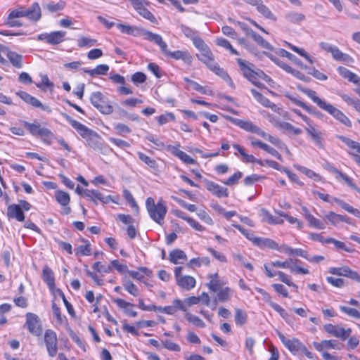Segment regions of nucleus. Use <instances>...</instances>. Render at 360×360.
Here are the masks:
<instances>
[{
  "label": "nucleus",
  "instance_id": "9b49d317",
  "mask_svg": "<svg viewBox=\"0 0 360 360\" xmlns=\"http://www.w3.org/2000/svg\"><path fill=\"white\" fill-rule=\"evenodd\" d=\"M26 322L25 326L27 328L28 331L35 335L39 336L42 334L43 328L40 323L39 317L31 312H27L25 314Z\"/></svg>",
  "mask_w": 360,
  "mask_h": 360
},
{
  "label": "nucleus",
  "instance_id": "6e6d98bb",
  "mask_svg": "<svg viewBox=\"0 0 360 360\" xmlns=\"http://www.w3.org/2000/svg\"><path fill=\"white\" fill-rule=\"evenodd\" d=\"M186 319L188 322L193 324L194 326L199 328H205V323L203 322L202 319H200L197 316L193 315L191 313L186 314Z\"/></svg>",
  "mask_w": 360,
  "mask_h": 360
},
{
  "label": "nucleus",
  "instance_id": "cd10ccee",
  "mask_svg": "<svg viewBox=\"0 0 360 360\" xmlns=\"http://www.w3.org/2000/svg\"><path fill=\"white\" fill-rule=\"evenodd\" d=\"M249 37H250L261 48L270 51L274 50L272 46L255 31L249 30Z\"/></svg>",
  "mask_w": 360,
  "mask_h": 360
},
{
  "label": "nucleus",
  "instance_id": "f03ea898",
  "mask_svg": "<svg viewBox=\"0 0 360 360\" xmlns=\"http://www.w3.org/2000/svg\"><path fill=\"white\" fill-rule=\"evenodd\" d=\"M300 89L312 100L321 110L327 112L332 115L335 120L347 127H351L352 122L339 109L321 99L316 95V92L314 90L307 88H300Z\"/></svg>",
  "mask_w": 360,
  "mask_h": 360
},
{
  "label": "nucleus",
  "instance_id": "5fc2aeb1",
  "mask_svg": "<svg viewBox=\"0 0 360 360\" xmlns=\"http://www.w3.org/2000/svg\"><path fill=\"white\" fill-rule=\"evenodd\" d=\"M287 20L292 23H298L305 19L304 14L297 12H290L286 15Z\"/></svg>",
  "mask_w": 360,
  "mask_h": 360
},
{
  "label": "nucleus",
  "instance_id": "6e6552de",
  "mask_svg": "<svg viewBox=\"0 0 360 360\" xmlns=\"http://www.w3.org/2000/svg\"><path fill=\"white\" fill-rule=\"evenodd\" d=\"M90 101L103 115H110L113 112V107L109 99L101 91L93 92L90 96Z\"/></svg>",
  "mask_w": 360,
  "mask_h": 360
},
{
  "label": "nucleus",
  "instance_id": "4d7b16f0",
  "mask_svg": "<svg viewBox=\"0 0 360 360\" xmlns=\"http://www.w3.org/2000/svg\"><path fill=\"white\" fill-rule=\"evenodd\" d=\"M264 139L281 149H286L289 153L286 145L279 138L266 134V137Z\"/></svg>",
  "mask_w": 360,
  "mask_h": 360
},
{
  "label": "nucleus",
  "instance_id": "69168bd1",
  "mask_svg": "<svg viewBox=\"0 0 360 360\" xmlns=\"http://www.w3.org/2000/svg\"><path fill=\"white\" fill-rule=\"evenodd\" d=\"M162 346L172 352H179L181 350V347L179 345L172 342L169 340H162Z\"/></svg>",
  "mask_w": 360,
  "mask_h": 360
},
{
  "label": "nucleus",
  "instance_id": "2eb2a0df",
  "mask_svg": "<svg viewBox=\"0 0 360 360\" xmlns=\"http://www.w3.org/2000/svg\"><path fill=\"white\" fill-rule=\"evenodd\" d=\"M141 34H143L144 39L153 41L158 45L163 53L167 51V44L163 41L160 34L144 29L141 30Z\"/></svg>",
  "mask_w": 360,
  "mask_h": 360
},
{
  "label": "nucleus",
  "instance_id": "58836bf2",
  "mask_svg": "<svg viewBox=\"0 0 360 360\" xmlns=\"http://www.w3.org/2000/svg\"><path fill=\"white\" fill-rule=\"evenodd\" d=\"M11 64L16 68L22 67V56L16 52L8 51L6 54Z\"/></svg>",
  "mask_w": 360,
  "mask_h": 360
},
{
  "label": "nucleus",
  "instance_id": "603ef678",
  "mask_svg": "<svg viewBox=\"0 0 360 360\" xmlns=\"http://www.w3.org/2000/svg\"><path fill=\"white\" fill-rule=\"evenodd\" d=\"M27 103L31 105L34 108H40L41 110H42L44 111H46L48 112H51V110L49 106L42 104L40 101H39L37 98L32 96V95L30 97Z\"/></svg>",
  "mask_w": 360,
  "mask_h": 360
},
{
  "label": "nucleus",
  "instance_id": "c756f323",
  "mask_svg": "<svg viewBox=\"0 0 360 360\" xmlns=\"http://www.w3.org/2000/svg\"><path fill=\"white\" fill-rule=\"evenodd\" d=\"M305 131L311 137V140L319 146H322L321 133L317 131L310 123L305 127Z\"/></svg>",
  "mask_w": 360,
  "mask_h": 360
},
{
  "label": "nucleus",
  "instance_id": "052dcab7",
  "mask_svg": "<svg viewBox=\"0 0 360 360\" xmlns=\"http://www.w3.org/2000/svg\"><path fill=\"white\" fill-rule=\"evenodd\" d=\"M339 139L342 141L348 147L352 149H355L357 153H360V143L352 141L345 136H340Z\"/></svg>",
  "mask_w": 360,
  "mask_h": 360
},
{
  "label": "nucleus",
  "instance_id": "6ab92c4d",
  "mask_svg": "<svg viewBox=\"0 0 360 360\" xmlns=\"http://www.w3.org/2000/svg\"><path fill=\"white\" fill-rule=\"evenodd\" d=\"M302 214L307 221L308 224L310 227L315 228L317 229H325L324 223L322 222L319 219L314 217L305 206L302 207Z\"/></svg>",
  "mask_w": 360,
  "mask_h": 360
},
{
  "label": "nucleus",
  "instance_id": "c03bdc74",
  "mask_svg": "<svg viewBox=\"0 0 360 360\" xmlns=\"http://www.w3.org/2000/svg\"><path fill=\"white\" fill-rule=\"evenodd\" d=\"M294 167L296 169L304 174L309 178L314 179V181H320L321 179V177L319 174H316L315 172L310 169L298 165H295Z\"/></svg>",
  "mask_w": 360,
  "mask_h": 360
},
{
  "label": "nucleus",
  "instance_id": "79ce46f5",
  "mask_svg": "<svg viewBox=\"0 0 360 360\" xmlns=\"http://www.w3.org/2000/svg\"><path fill=\"white\" fill-rule=\"evenodd\" d=\"M232 295L231 290L229 287H224L217 292L215 301L224 302L229 301Z\"/></svg>",
  "mask_w": 360,
  "mask_h": 360
},
{
  "label": "nucleus",
  "instance_id": "4be33fe9",
  "mask_svg": "<svg viewBox=\"0 0 360 360\" xmlns=\"http://www.w3.org/2000/svg\"><path fill=\"white\" fill-rule=\"evenodd\" d=\"M310 238L313 240L320 242L321 245H322L333 243L335 246V248H345L344 243H342L341 241H338V240H337L333 238H330V237L325 238L320 233H311Z\"/></svg>",
  "mask_w": 360,
  "mask_h": 360
},
{
  "label": "nucleus",
  "instance_id": "c85d7f7f",
  "mask_svg": "<svg viewBox=\"0 0 360 360\" xmlns=\"http://www.w3.org/2000/svg\"><path fill=\"white\" fill-rule=\"evenodd\" d=\"M249 240H251L252 245L255 246H261L264 248H278V244L276 243L274 240L265 238H258L253 237L251 238L249 236Z\"/></svg>",
  "mask_w": 360,
  "mask_h": 360
},
{
  "label": "nucleus",
  "instance_id": "680f3d73",
  "mask_svg": "<svg viewBox=\"0 0 360 360\" xmlns=\"http://www.w3.org/2000/svg\"><path fill=\"white\" fill-rule=\"evenodd\" d=\"M65 7V2L59 1L56 4L51 2L47 4L44 8H46L50 13H54L58 11H61Z\"/></svg>",
  "mask_w": 360,
  "mask_h": 360
},
{
  "label": "nucleus",
  "instance_id": "a211bd4d",
  "mask_svg": "<svg viewBox=\"0 0 360 360\" xmlns=\"http://www.w3.org/2000/svg\"><path fill=\"white\" fill-rule=\"evenodd\" d=\"M207 189L218 198H226L229 195L228 189L213 181H206Z\"/></svg>",
  "mask_w": 360,
  "mask_h": 360
},
{
  "label": "nucleus",
  "instance_id": "8fccbe9b",
  "mask_svg": "<svg viewBox=\"0 0 360 360\" xmlns=\"http://www.w3.org/2000/svg\"><path fill=\"white\" fill-rule=\"evenodd\" d=\"M56 198L58 203L63 206H67L70 203V195L68 193L63 191L56 192Z\"/></svg>",
  "mask_w": 360,
  "mask_h": 360
},
{
  "label": "nucleus",
  "instance_id": "ddd939ff",
  "mask_svg": "<svg viewBox=\"0 0 360 360\" xmlns=\"http://www.w3.org/2000/svg\"><path fill=\"white\" fill-rule=\"evenodd\" d=\"M325 330L331 335L338 338L342 340H347L352 333V329H345L338 325L327 323L323 326Z\"/></svg>",
  "mask_w": 360,
  "mask_h": 360
},
{
  "label": "nucleus",
  "instance_id": "e433bc0d",
  "mask_svg": "<svg viewBox=\"0 0 360 360\" xmlns=\"http://www.w3.org/2000/svg\"><path fill=\"white\" fill-rule=\"evenodd\" d=\"M170 261L174 264H183L186 260V255L179 249L172 250L170 254Z\"/></svg>",
  "mask_w": 360,
  "mask_h": 360
},
{
  "label": "nucleus",
  "instance_id": "72a5a7b5",
  "mask_svg": "<svg viewBox=\"0 0 360 360\" xmlns=\"http://www.w3.org/2000/svg\"><path fill=\"white\" fill-rule=\"evenodd\" d=\"M66 32L65 31H55L49 34L48 44L51 45L58 44L64 41Z\"/></svg>",
  "mask_w": 360,
  "mask_h": 360
},
{
  "label": "nucleus",
  "instance_id": "e2e57ef3",
  "mask_svg": "<svg viewBox=\"0 0 360 360\" xmlns=\"http://www.w3.org/2000/svg\"><path fill=\"white\" fill-rule=\"evenodd\" d=\"M277 276H278L280 281L285 283V284H287L289 286L293 287L295 289V291L297 290V289H298L297 285L292 282L291 277L290 276L285 274V273H283L282 271H278Z\"/></svg>",
  "mask_w": 360,
  "mask_h": 360
},
{
  "label": "nucleus",
  "instance_id": "864d4df0",
  "mask_svg": "<svg viewBox=\"0 0 360 360\" xmlns=\"http://www.w3.org/2000/svg\"><path fill=\"white\" fill-rule=\"evenodd\" d=\"M139 158L146 163L148 167L153 169H157L158 168V164L155 160L150 158L149 156L146 155L142 152H138L137 153Z\"/></svg>",
  "mask_w": 360,
  "mask_h": 360
},
{
  "label": "nucleus",
  "instance_id": "423d86ee",
  "mask_svg": "<svg viewBox=\"0 0 360 360\" xmlns=\"http://www.w3.org/2000/svg\"><path fill=\"white\" fill-rule=\"evenodd\" d=\"M146 207L150 217L158 224H162L167 212L165 201L160 198L155 203L153 198L148 197L146 200Z\"/></svg>",
  "mask_w": 360,
  "mask_h": 360
},
{
  "label": "nucleus",
  "instance_id": "f257e3e1",
  "mask_svg": "<svg viewBox=\"0 0 360 360\" xmlns=\"http://www.w3.org/2000/svg\"><path fill=\"white\" fill-rule=\"evenodd\" d=\"M27 17L29 20L37 22L41 17V11L38 3L35 2L30 8L20 6L10 11L6 21V25L10 27H19L22 23L17 18Z\"/></svg>",
  "mask_w": 360,
  "mask_h": 360
},
{
  "label": "nucleus",
  "instance_id": "5701e85b",
  "mask_svg": "<svg viewBox=\"0 0 360 360\" xmlns=\"http://www.w3.org/2000/svg\"><path fill=\"white\" fill-rule=\"evenodd\" d=\"M86 197L92 200L95 205H98V200L103 204H107L111 200L110 195L104 196L103 194L97 190H89V191H86Z\"/></svg>",
  "mask_w": 360,
  "mask_h": 360
},
{
  "label": "nucleus",
  "instance_id": "0e129e2a",
  "mask_svg": "<svg viewBox=\"0 0 360 360\" xmlns=\"http://www.w3.org/2000/svg\"><path fill=\"white\" fill-rule=\"evenodd\" d=\"M157 120L160 125H163L169 121L175 120V115L172 112H166L157 117Z\"/></svg>",
  "mask_w": 360,
  "mask_h": 360
},
{
  "label": "nucleus",
  "instance_id": "393cba45",
  "mask_svg": "<svg viewBox=\"0 0 360 360\" xmlns=\"http://www.w3.org/2000/svg\"><path fill=\"white\" fill-rule=\"evenodd\" d=\"M266 77H267V76L262 70L259 69L254 70L249 66V81L252 84L259 86L260 85H262L260 81L266 80Z\"/></svg>",
  "mask_w": 360,
  "mask_h": 360
},
{
  "label": "nucleus",
  "instance_id": "a878e982",
  "mask_svg": "<svg viewBox=\"0 0 360 360\" xmlns=\"http://www.w3.org/2000/svg\"><path fill=\"white\" fill-rule=\"evenodd\" d=\"M113 302H115L119 308L123 309L124 312L127 315L131 317H136L137 316L136 311L129 308L134 307L132 303L128 302L126 300L120 298L114 299Z\"/></svg>",
  "mask_w": 360,
  "mask_h": 360
},
{
  "label": "nucleus",
  "instance_id": "7ed1b4c3",
  "mask_svg": "<svg viewBox=\"0 0 360 360\" xmlns=\"http://www.w3.org/2000/svg\"><path fill=\"white\" fill-rule=\"evenodd\" d=\"M300 89L312 100L321 110L327 112L332 115L335 120L347 127H351L352 122L339 109L321 99L316 95V92L314 90L307 88H300Z\"/></svg>",
  "mask_w": 360,
  "mask_h": 360
},
{
  "label": "nucleus",
  "instance_id": "aec40b11",
  "mask_svg": "<svg viewBox=\"0 0 360 360\" xmlns=\"http://www.w3.org/2000/svg\"><path fill=\"white\" fill-rule=\"evenodd\" d=\"M165 56H169L176 60H182L185 63L190 65L192 63L193 57L187 51H167L164 53Z\"/></svg>",
  "mask_w": 360,
  "mask_h": 360
},
{
  "label": "nucleus",
  "instance_id": "4c0bfd02",
  "mask_svg": "<svg viewBox=\"0 0 360 360\" xmlns=\"http://www.w3.org/2000/svg\"><path fill=\"white\" fill-rule=\"evenodd\" d=\"M116 26L121 32L132 36H138L141 33V30H142L141 28L121 23H117Z\"/></svg>",
  "mask_w": 360,
  "mask_h": 360
},
{
  "label": "nucleus",
  "instance_id": "de8ad7c7",
  "mask_svg": "<svg viewBox=\"0 0 360 360\" xmlns=\"http://www.w3.org/2000/svg\"><path fill=\"white\" fill-rule=\"evenodd\" d=\"M97 44V40L87 37L80 36L77 39V46L80 48L91 47Z\"/></svg>",
  "mask_w": 360,
  "mask_h": 360
},
{
  "label": "nucleus",
  "instance_id": "49530a36",
  "mask_svg": "<svg viewBox=\"0 0 360 360\" xmlns=\"http://www.w3.org/2000/svg\"><path fill=\"white\" fill-rule=\"evenodd\" d=\"M122 285L124 288L131 295L136 297L139 295V288L130 280H123Z\"/></svg>",
  "mask_w": 360,
  "mask_h": 360
},
{
  "label": "nucleus",
  "instance_id": "a18cd8bd",
  "mask_svg": "<svg viewBox=\"0 0 360 360\" xmlns=\"http://www.w3.org/2000/svg\"><path fill=\"white\" fill-rule=\"evenodd\" d=\"M324 219L328 220L332 225L336 226L345 219L344 218V215L338 214L333 212H329L324 216Z\"/></svg>",
  "mask_w": 360,
  "mask_h": 360
},
{
  "label": "nucleus",
  "instance_id": "39448f33",
  "mask_svg": "<svg viewBox=\"0 0 360 360\" xmlns=\"http://www.w3.org/2000/svg\"><path fill=\"white\" fill-rule=\"evenodd\" d=\"M197 57L200 61L205 63L210 70L221 77L224 81L229 82L230 85L233 86L231 77L224 69L221 68L215 62L214 56L209 48L201 51L200 54H197Z\"/></svg>",
  "mask_w": 360,
  "mask_h": 360
},
{
  "label": "nucleus",
  "instance_id": "13d9d810",
  "mask_svg": "<svg viewBox=\"0 0 360 360\" xmlns=\"http://www.w3.org/2000/svg\"><path fill=\"white\" fill-rule=\"evenodd\" d=\"M215 42H216L217 45L224 47L226 49L230 50L231 53L238 54V52L236 51V50H235L232 47L231 44L229 43V41L227 39H224L222 37H219V38L216 39Z\"/></svg>",
  "mask_w": 360,
  "mask_h": 360
},
{
  "label": "nucleus",
  "instance_id": "dca6fc26",
  "mask_svg": "<svg viewBox=\"0 0 360 360\" xmlns=\"http://www.w3.org/2000/svg\"><path fill=\"white\" fill-rule=\"evenodd\" d=\"M134 8L138 12V13L143 18L148 20L151 22H155L156 18L154 15L146 8L142 2V0H128Z\"/></svg>",
  "mask_w": 360,
  "mask_h": 360
},
{
  "label": "nucleus",
  "instance_id": "7c9ffc66",
  "mask_svg": "<svg viewBox=\"0 0 360 360\" xmlns=\"http://www.w3.org/2000/svg\"><path fill=\"white\" fill-rule=\"evenodd\" d=\"M333 58L335 60L342 61L347 65L354 62V59L347 53H342L338 47L335 46L331 52Z\"/></svg>",
  "mask_w": 360,
  "mask_h": 360
},
{
  "label": "nucleus",
  "instance_id": "20e7f679",
  "mask_svg": "<svg viewBox=\"0 0 360 360\" xmlns=\"http://www.w3.org/2000/svg\"><path fill=\"white\" fill-rule=\"evenodd\" d=\"M62 115L66 120V121L77 131V132L84 139H85L86 144L89 146L93 148H96L98 146L101 136L96 131L89 129L81 122L72 119L69 115L66 113H62Z\"/></svg>",
  "mask_w": 360,
  "mask_h": 360
},
{
  "label": "nucleus",
  "instance_id": "412c9836",
  "mask_svg": "<svg viewBox=\"0 0 360 360\" xmlns=\"http://www.w3.org/2000/svg\"><path fill=\"white\" fill-rule=\"evenodd\" d=\"M249 4L255 6L256 9L265 18L276 20L275 15L270 11V10L263 4L262 0H249Z\"/></svg>",
  "mask_w": 360,
  "mask_h": 360
},
{
  "label": "nucleus",
  "instance_id": "bb28decb",
  "mask_svg": "<svg viewBox=\"0 0 360 360\" xmlns=\"http://www.w3.org/2000/svg\"><path fill=\"white\" fill-rule=\"evenodd\" d=\"M330 172L336 174V179H342L349 187H351L352 189L355 190L360 194V188H358L352 181V179L345 174L342 173L339 169H336L335 167H331L329 169Z\"/></svg>",
  "mask_w": 360,
  "mask_h": 360
},
{
  "label": "nucleus",
  "instance_id": "37998d69",
  "mask_svg": "<svg viewBox=\"0 0 360 360\" xmlns=\"http://www.w3.org/2000/svg\"><path fill=\"white\" fill-rule=\"evenodd\" d=\"M173 153L186 164L194 165L196 163L193 158L183 150H179L177 147H174Z\"/></svg>",
  "mask_w": 360,
  "mask_h": 360
},
{
  "label": "nucleus",
  "instance_id": "473e14b6",
  "mask_svg": "<svg viewBox=\"0 0 360 360\" xmlns=\"http://www.w3.org/2000/svg\"><path fill=\"white\" fill-rule=\"evenodd\" d=\"M338 71L344 78H347L350 82L360 85V77L344 67H339Z\"/></svg>",
  "mask_w": 360,
  "mask_h": 360
},
{
  "label": "nucleus",
  "instance_id": "4468645a",
  "mask_svg": "<svg viewBox=\"0 0 360 360\" xmlns=\"http://www.w3.org/2000/svg\"><path fill=\"white\" fill-rule=\"evenodd\" d=\"M328 272L334 275L346 276L360 283V275H359L357 272L352 271L347 266L341 267H331L329 269Z\"/></svg>",
  "mask_w": 360,
  "mask_h": 360
},
{
  "label": "nucleus",
  "instance_id": "ea45409f",
  "mask_svg": "<svg viewBox=\"0 0 360 360\" xmlns=\"http://www.w3.org/2000/svg\"><path fill=\"white\" fill-rule=\"evenodd\" d=\"M278 124V128L281 130L287 131L293 135H300L302 133V130L300 128L294 127L291 123L287 122H280Z\"/></svg>",
  "mask_w": 360,
  "mask_h": 360
},
{
  "label": "nucleus",
  "instance_id": "09e8293b",
  "mask_svg": "<svg viewBox=\"0 0 360 360\" xmlns=\"http://www.w3.org/2000/svg\"><path fill=\"white\" fill-rule=\"evenodd\" d=\"M302 345L303 343L298 339L292 338L289 340L285 347H287L292 354H296L300 351Z\"/></svg>",
  "mask_w": 360,
  "mask_h": 360
},
{
  "label": "nucleus",
  "instance_id": "338daca9",
  "mask_svg": "<svg viewBox=\"0 0 360 360\" xmlns=\"http://www.w3.org/2000/svg\"><path fill=\"white\" fill-rule=\"evenodd\" d=\"M207 287L209 289L214 292H218L221 288H223V283L217 278H212L210 281V282L207 283Z\"/></svg>",
  "mask_w": 360,
  "mask_h": 360
},
{
  "label": "nucleus",
  "instance_id": "f704fd0d",
  "mask_svg": "<svg viewBox=\"0 0 360 360\" xmlns=\"http://www.w3.org/2000/svg\"><path fill=\"white\" fill-rule=\"evenodd\" d=\"M109 66L106 64H101L97 65L94 69H84L83 71L85 73H87L90 75L92 77H95L97 75H106L108 70H109Z\"/></svg>",
  "mask_w": 360,
  "mask_h": 360
},
{
  "label": "nucleus",
  "instance_id": "b1692460",
  "mask_svg": "<svg viewBox=\"0 0 360 360\" xmlns=\"http://www.w3.org/2000/svg\"><path fill=\"white\" fill-rule=\"evenodd\" d=\"M7 215L9 218L15 219L18 221L25 220V215L19 205L13 204L8 207Z\"/></svg>",
  "mask_w": 360,
  "mask_h": 360
},
{
  "label": "nucleus",
  "instance_id": "1a4fd4ad",
  "mask_svg": "<svg viewBox=\"0 0 360 360\" xmlns=\"http://www.w3.org/2000/svg\"><path fill=\"white\" fill-rule=\"evenodd\" d=\"M301 261L297 259H288L284 262L275 261L271 262L272 266L289 269L292 273L297 274H309V271L308 269L302 268L301 266Z\"/></svg>",
  "mask_w": 360,
  "mask_h": 360
},
{
  "label": "nucleus",
  "instance_id": "9d476101",
  "mask_svg": "<svg viewBox=\"0 0 360 360\" xmlns=\"http://www.w3.org/2000/svg\"><path fill=\"white\" fill-rule=\"evenodd\" d=\"M181 266L176 267L174 269V276L176 284L184 290H190L195 285L196 281L194 277L191 276H184L181 274Z\"/></svg>",
  "mask_w": 360,
  "mask_h": 360
},
{
  "label": "nucleus",
  "instance_id": "a19ab883",
  "mask_svg": "<svg viewBox=\"0 0 360 360\" xmlns=\"http://www.w3.org/2000/svg\"><path fill=\"white\" fill-rule=\"evenodd\" d=\"M42 276L44 282L52 289L55 285V279L52 270L49 267L45 266L43 269Z\"/></svg>",
  "mask_w": 360,
  "mask_h": 360
},
{
  "label": "nucleus",
  "instance_id": "f3484780",
  "mask_svg": "<svg viewBox=\"0 0 360 360\" xmlns=\"http://www.w3.org/2000/svg\"><path fill=\"white\" fill-rule=\"evenodd\" d=\"M251 92L254 97L256 98V100L264 107L269 108H271L274 112L281 115L282 108L278 107L275 103L271 102L269 99H268L266 97L264 96L262 94L259 93L255 89H252Z\"/></svg>",
  "mask_w": 360,
  "mask_h": 360
},
{
  "label": "nucleus",
  "instance_id": "0eeeda50",
  "mask_svg": "<svg viewBox=\"0 0 360 360\" xmlns=\"http://www.w3.org/2000/svg\"><path fill=\"white\" fill-rule=\"evenodd\" d=\"M22 123L32 135L42 138L43 141L49 145L51 143L54 134L50 129L42 127L37 122L30 123L27 121H22Z\"/></svg>",
  "mask_w": 360,
  "mask_h": 360
},
{
  "label": "nucleus",
  "instance_id": "774afa93",
  "mask_svg": "<svg viewBox=\"0 0 360 360\" xmlns=\"http://www.w3.org/2000/svg\"><path fill=\"white\" fill-rule=\"evenodd\" d=\"M114 129L116 132L121 136H124L131 132V129L127 125L122 123H117L115 124Z\"/></svg>",
  "mask_w": 360,
  "mask_h": 360
},
{
  "label": "nucleus",
  "instance_id": "f8f14e48",
  "mask_svg": "<svg viewBox=\"0 0 360 360\" xmlns=\"http://www.w3.org/2000/svg\"><path fill=\"white\" fill-rule=\"evenodd\" d=\"M44 338L49 355L51 357L55 356L58 352V338L56 333L51 329H47L44 333Z\"/></svg>",
  "mask_w": 360,
  "mask_h": 360
},
{
  "label": "nucleus",
  "instance_id": "bf43d9fd",
  "mask_svg": "<svg viewBox=\"0 0 360 360\" xmlns=\"http://www.w3.org/2000/svg\"><path fill=\"white\" fill-rule=\"evenodd\" d=\"M340 309L352 318L360 319V312L356 309L345 306H340Z\"/></svg>",
  "mask_w": 360,
  "mask_h": 360
},
{
  "label": "nucleus",
  "instance_id": "c9c22d12",
  "mask_svg": "<svg viewBox=\"0 0 360 360\" xmlns=\"http://www.w3.org/2000/svg\"><path fill=\"white\" fill-rule=\"evenodd\" d=\"M286 97L288 98L290 101H292L294 103L299 105L300 107L302 108L304 110H305L308 113L316 115V117H320L321 115V112H318L311 106L307 105L304 102L297 99L296 98L292 96L290 94H286Z\"/></svg>",
  "mask_w": 360,
  "mask_h": 360
},
{
  "label": "nucleus",
  "instance_id": "3c124183",
  "mask_svg": "<svg viewBox=\"0 0 360 360\" xmlns=\"http://www.w3.org/2000/svg\"><path fill=\"white\" fill-rule=\"evenodd\" d=\"M263 219L269 224H279L283 222V220L279 217H274L268 211L262 210Z\"/></svg>",
  "mask_w": 360,
  "mask_h": 360
},
{
  "label": "nucleus",
  "instance_id": "2f4dec72",
  "mask_svg": "<svg viewBox=\"0 0 360 360\" xmlns=\"http://www.w3.org/2000/svg\"><path fill=\"white\" fill-rule=\"evenodd\" d=\"M177 309L186 311V308L183 304L181 300L175 299L172 302V305L164 307L163 311L165 314L172 315Z\"/></svg>",
  "mask_w": 360,
  "mask_h": 360
}]
</instances>
